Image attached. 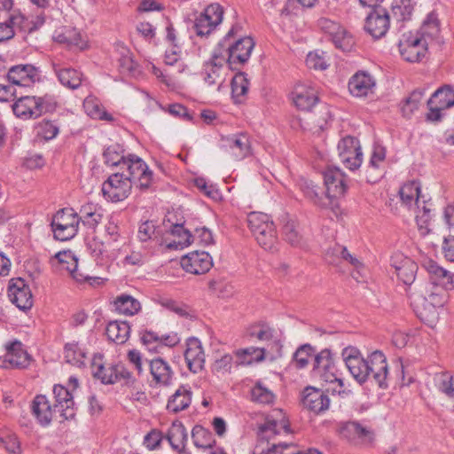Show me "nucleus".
Here are the masks:
<instances>
[{"label": "nucleus", "instance_id": "nucleus-21", "mask_svg": "<svg viewBox=\"0 0 454 454\" xmlns=\"http://www.w3.org/2000/svg\"><path fill=\"white\" fill-rule=\"evenodd\" d=\"M7 77L13 84L28 87L40 80V71L30 64L17 65L9 69Z\"/></svg>", "mask_w": 454, "mask_h": 454}, {"label": "nucleus", "instance_id": "nucleus-6", "mask_svg": "<svg viewBox=\"0 0 454 454\" xmlns=\"http://www.w3.org/2000/svg\"><path fill=\"white\" fill-rule=\"evenodd\" d=\"M313 371L326 383H338V387L333 391L339 394L344 392V382L340 373L336 368L333 354L330 349L325 348L315 356Z\"/></svg>", "mask_w": 454, "mask_h": 454}, {"label": "nucleus", "instance_id": "nucleus-33", "mask_svg": "<svg viewBox=\"0 0 454 454\" xmlns=\"http://www.w3.org/2000/svg\"><path fill=\"white\" fill-rule=\"evenodd\" d=\"M150 373L156 386L167 387L171 384L174 372L170 365L162 358H155L149 363Z\"/></svg>", "mask_w": 454, "mask_h": 454}, {"label": "nucleus", "instance_id": "nucleus-51", "mask_svg": "<svg viewBox=\"0 0 454 454\" xmlns=\"http://www.w3.org/2000/svg\"><path fill=\"white\" fill-rule=\"evenodd\" d=\"M275 398L273 392L262 382L258 381L251 389V400L261 404L272 403Z\"/></svg>", "mask_w": 454, "mask_h": 454}, {"label": "nucleus", "instance_id": "nucleus-60", "mask_svg": "<svg viewBox=\"0 0 454 454\" xmlns=\"http://www.w3.org/2000/svg\"><path fill=\"white\" fill-rule=\"evenodd\" d=\"M55 257L58 260L60 268L62 270H66L68 272L75 270V268L78 266L77 258L71 251L59 252Z\"/></svg>", "mask_w": 454, "mask_h": 454}, {"label": "nucleus", "instance_id": "nucleus-32", "mask_svg": "<svg viewBox=\"0 0 454 454\" xmlns=\"http://www.w3.org/2000/svg\"><path fill=\"white\" fill-rule=\"evenodd\" d=\"M375 81L366 72H358L354 74L348 82V90L353 96L366 97L373 92Z\"/></svg>", "mask_w": 454, "mask_h": 454}, {"label": "nucleus", "instance_id": "nucleus-10", "mask_svg": "<svg viewBox=\"0 0 454 454\" xmlns=\"http://www.w3.org/2000/svg\"><path fill=\"white\" fill-rule=\"evenodd\" d=\"M131 188V181L125 176V172H116L104 182L102 192L108 200L118 202L128 198Z\"/></svg>", "mask_w": 454, "mask_h": 454}, {"label": "nucleus", "instance_id": "nucleus-31", "mask_svg": "<svg viewBox=\"0 0 454 454\" xmlns=\"http://www.w3.org/2000/svg\"><path fill=\"white\" fill-rule=\"evenodd\" d=\"M420 183L417 180L404 183L399 189L402 205L409 210L419 207L424 200L420 193Z\"/></svg>", "mask_w": 454, "mask_h": 454}, {"label": "nucleus", "instance_id": "nucleus-52", "mask_svg": "<svg viewBox=\"0 0 454 454\" xmlns=\"http://www.w3.org/2000/svg\"><path fill=\"white\" fill-rule=\"evenodd\" d=\"M413 10L411 0H395L392 4L393 16L399 21L410 20Z\"/></svg>", "mask_w": 454, "mask_h": 454}, {"label": "nucleus", "instance_id": "nucleus-7", "mask_svg": "<svg viewBox=\"0 0 454 454\" xmlns=\"http://www.w3.org/2000/svg\"><path fill=\"white\" fill-rule=\"evenodd\" d=\"M78 215L71 208L59 210L51 221L54 238L61 241L73 239L78 231Z\"/></svg>", "mask_w": 454, "mask_h": 454}, {"label": "nucleus", "instance_id": "nucleus-18", "mask_svg": "<svg viewBox=\"0 0 454 454\" xmlns=\"http://www.w3.org/2000/svg\"><path fill=\"white\" fill-rule=\"evenodd\" d=\"M368 380L372 379L381 388L387 387L388 367L385 355L379 350L368 356Z\"/></svg>", "mask_w": 454, "mask_h": 454}, {"label": "nucleus", "instance_id": "nucleus-4", "mask_svg": "<svg viewBox=\"0 0 454 454\" xmlns=\"http://www.w3.org/2000/svg\"><path fill=\"white\" fill-rule=\"evenodd\" d=\"M247 223L257 243L265 250H274L278 244V236L270 217L262 212H251L247 215Z\"/></svg>", "mask_w": 454, "mask_h": 454}, {"label": "nucleus", "instance_id": "nucleus-55", "mask_svg": "<svg viewBox=\"0 0 454 454\" xmlns=\"http://www.w3.org/2000/svg\"><path fill=\"white\" fill-rule=\"evenodd\" d=\"M193 443L198 448H211L214 442L212 434L201 426H195L192 431Z\"/></svg>", "mask_w": 454, "mask_h": 454}, {"label": "nucleus", "instance_id": "nucleus-17", "mask_svg": "<svg viewBox=\"0 0 454 454\" xmlns=\"http://www.w3.org/2000/svg\"><path fill=\"white\" fill-rule=\"evenodd\" d=\"M390 27L389 13L386 9L375 8L367 16L364 24L365 31L373 38L379 39L384 36Z\"/></svg>", "mask_w": 454, "mask_h": 454}, {"label": "nucleus", "instance_id": "nucleus-49", "mask_svg": "<svg viewBox=\"0 0 454 454\" xmlns=\"http://www.w3.org/2000/svg\"><path fill=\"white\" fill-rule=\"evenodd\" d=\"M435 386L440 392L450 398H454V374L442 372L434 375Z\"/></svg>", "mask_w": 454, "mask_h": 454}, {"label": "nucleus", "instance_id": "nucleus-48", "mask_svg": "<svg viewBox=\"0 0 454 454\" xmlns=\"http://www.w3.org/2000/svg\"><path fill=\"white\" fill-rule=\"evenodd\" d=\"M122 166L126 167L125 176L129 177L131 182L148 169L147 165L139 157L132 154L127 157Z\"/></svg>", "mask_w": 454, "mask_h": 454}, {"label": "nucleus", "instance_id": "nucleus-54", "mask_svg": "<svg viewBox=\"0 0 454 454\" xmlns=\"http://www.w3.org/2000/svg\"><path fill=\"white\" fill-rule=\"evenodd\" d=\"M266 348H247L238 349L235 354L241 359V363L251 364L252 361L261 362L264 359Z\"/></svg>", "mask_w": 454, "mask_h": 454}, {"label": "nucleus", "instance_id": "nucleus-30", "mask_svg": "<svg viewBox=\"0 0 454 454\" xmlns=\"http://www.w3.org/2000/svg\"><path fill=\"white\" fill-rule=\"evenodd\" d=\"M184 358L191 372L197 373L203 369L205 364V354L201 342L199 339H188L184 352Z\"/></svg>", "mask_w": 454, "mask_h": 454}, {"label": "nucleus", "instance_id": "nucleus-15", "mask_svg": "<svg viewBox=\"0 0 454 454\" xmlns=\"http://www.w3.org/2000/svg\"><path fill=\"white\" fill-rule=\"evenodd\" d=\"M324 183L326 194L331 200L337 201L348 189L346 176L338 168H328L324 172Z\"/></svg>", "mask_w": 454, "mask_h": 454}, {"label": "nucleus", "instance_id": "nucleus-8", "mask_svg": "<svg viewBox=\"0 0 454 454\" xmlns=\"http://www.w3.org/2000/svg\"><path fill=\"white\" fill-rule=\"evenodd\" d=\"M341 357L357 383L364 384L368 380V356L364 358L357 348L348 346L342 349Z\"/></svg>", "mask_w": 454, "mask_h": 454}, {"label": "nucleus", "instance_id": "nucleus-43", "mask_svg": "<svg viewBox=\"0 0 454 454\" xmlns=\"http://www.w3.org/2000/svg\"><path fill=\"white\" fill-rule=\"evenodd\" d=\"M413 209L416 214V222L421 233L423 235L429 233L432 221V203L423 200L420 206Z\"/></svg>", "mask_w": 454, "mask_h": 454}, {"label": "nucleus", "instance_id": "nucleus-37", "mask_svg": "<svg viewBox=\"0 0 454 454\" xmlns=\"http://www.w3.org/2000/svg\"><path fill=\"white\" fill-rule=\"evenodd\" d=\"M192 395L191 387L180 386L169 397L167 409L174 413L186 410L191 404Z\"/></svg>", "mask_w": 454, "mask_h": 454}, {"label": "nucleus", "instance_id": "nucleus-25", "mask_svg": "<svg viewBox=\"0 0 454 454\" xmlns=\"http://www.w3.org/2000/svg\"><path fill=\"white\" fill-rule=\"evenodd\" d=\"M27 21V18L21 13L8 15L6 11L0 10V43L12 39L15 27L26 29Z\"/></svg>", "mask_w": 454, "mask_h": 454}, {"label": "nucleus", "instance_id": "nucleus-26", "mask_svg": "<svg viewBox=\"0 0 454 454\" xmlns=\"http://www.w3.org/2000/svg\"><path fill=\"white\" fill-rule=\"evenodd\" d=\"M291 99L299 110L310 111L318 98L315 88L304 83H298L291 93Z\"/></svg>", "mask_w": 454, "mask_h": 454}, {"label": "nucleus", "instance_id": "nucleus-64", "mask_svg": "<svg viewBox=\"0 0 454 454\" xmlns=\"http://www.w3.org/2000/svg\"><path fill=\"white\" fill-rule=\"evenodd\" d=\"M233 357L231 354H223L216 357L212 364V371L215 373H226L231 371Z\"/></svg>", "mask_w": 454, "mask_h": 454}, {"label": "nucleus", "instance_id": "nucleus-40", "mask_svg": "<svg viewBox=\"0 0 454 454\" xmlns=\"http://www.w3.org/2000/svg\"><path fill=\"white\" fill-rule=\"evenodd\" d=\"M79 222L89 228L94 229L103 218V210L97 204L87 203L82 206L78 215Z\"/></svg>", "mask_w": 454, "mask_h": 454}, {"label": "nucleus", "instance_id": "nucleus-61", "mask_svg": "<svg viewBox=\"0 0 454 454\" xmlns=\"http://www.w3.org/2000/svg\"><path fill=\"white\" fill-rule=\"evenodd\" d=\"M283 233L286 240L292 246L301 244V236L300 235L296 223L293 220L287 221L283 227Z\"/></svg>", "mask_w": 454, "mask_h": 454}, {"label": "nucleus", "instance_id": "nucleus-20", "mask_svg": "<svg viewBox=\"0 0 454 454\" xmlns=\"http://www.w3.org/2000/svg\"><path fill=\"white\" fill-rule=\"evenodd\" d=\"M8 296L11 301L20 310L27 311L33 306L31 290L21 278L12 280L8 289Z\"/></svg>", "mask_w": 454, "mask_h": 454}, {"label": "nucleus", "instance_id": "nucleus-1", "mask_svg": "<svg viewBox=\"0 0 454 454\" xmlns=\"http://www.w3.org/2000/svg\"><path fill=\"white\" fill-rule=\"evenodd\" d=\"M423 267L428 273V281L419 286L412 299L420 319L433 326L439 318L438 309L447 301V290L454 288V275L433 260L425 261Z\"/></svg>", "mask_w": 454, "mask_h": 454}, {"label": "nucleus", "instance_id": "nucleus-62", "mask_svg": "<svg viewBox=\"0 0 454 454\" xmlns=\"http://www.w3.org/2000/svg\"><path fill=\"white\" fill-rule=\"evenodd\" d=\"M119 67L122 74H134L136 72L137 64L134 62L129 51L126 48H121Z\"/></svg>", "mask_w": 454, "mask_h": 454}, {"label": "nucleus", "instance_id": "nucleus-24", "mask_svg": "<svg viewBox=\"0 0 454 454\" xmlns=\"http://www.w3.org/2000/svg\"><path fill=\"white\" fill-rule=\"evenodd\" d=\"M419 35L421 40L428 45H441L443 41L441 36L440 21L435 12H431L424 20Z\"/></svg>", "mask_w": 454, "mask_h": 454}, {"label": "nucleus", "instance_id": "nucleus-45", "mask_svg": "<svg viewBox=\"0 0 454 454\" xmlns=\"http://www.w3.org/2000/svg\"><path fill=\"white\" fill-rule=\"evenodd\" d=\"M83 108L87 114L93 119L112 121L113 117L108 114L99 100L93 97H87L83 101Z\"/></svg>", "mask_w": 454, "mask_h": 454}, {"label": "nucleus", "instance_id": "nucleus-56", "mask_svg": "<svg viewBox=\"0 0 454 454\" xmlns=\"http://www.w3.org/2000/svg\"><path fill=\"white\" fill-rule=\"evenodd\" d=\"M315 350L309 344H303L297 348L293 356L295 367L299 369L305 368L309 364V358L313 356Z\"/></svg>", "mask_w": 454, "mask_h": 454}, {"label": "nucleus", "instance_id": "nucleus-59", "mask_svg": "<svg viewBox=\"0 0 454 454\" xmlns=\"http://www.w3.org/2000/svg\"><path fill=\"white\" fill-rule=\"evenodd\" d=\"M306 65L309 68L325 70L327 68V59L325 52L316 51L309 52L306 58Z\"/></svg>", "mask_w": 454, "mask_h": 454}, {"label": "nucleus", "instance_id": "nucleus-46", "mask_svg": "<svg viewBox=\"0 0 454 454\" xmlns=\"http://www.w3.org/2000/svg\"><path fill=\"white\" fill-rule=\"evenodd\" d=\"M104 161L109 166H122L127 160L124 155V149L119 144L107 146L103 153Z\"/></svg>", "mask_w": 454, "mask_h": 454}, {"label": "nucleus", "instance_id": "nucleus-36", "mask_svg": "<svg viewBox=\"0 0 454 454\" xmlns=\"http://www.w3.org/2000/svg\"><path fill=\"white\" fill-rule=\"evenodd\" d=\"M91 373L95 378H98L104 384H114L117 382V376H115L114 366H105L103 363V356L101 355H95L90 363Z\"/></svg>", "mask_w": 454, "mask_h": 454}, {"label": "nucleus", "instance_id": "nucleus-57", "mask_svg": "<svg viewBox=\"0 0 454 454\" xmlns=\"http://www.w3.org/2000/svg\"><path fill=\"white\" fill-rule=\"evenodd\" d=\"M336 48L342 51H350L354 46L353 37L341 27L332 38Z\"/></svg>", "mask_w": 454, "mask_h": 454}, {"label": "nucleus", "instance_id": "nucleus-42", "mask_svg": "<svg viewBox=\"0 0 454 454\" xmlns=\"http://www.w3.org/2000/svg\"><path fill=\"white\" fill-rule=\"evenodd\" d=\"M130 326L126 321H112L106 329L108 339L119 344H122L128 340Z\"/></svg>", "mask_w": 454, "mask_h": 454}, {"label": "nucleus", "instance_id": "nucleus-39", "mask_svg": "<svg viewBox=\"0 0 454 454\" xmlns=\"http://www.w3.org/2000/svg\"><path fill=\"white\" fill-rule=\"evenodd\" d=\"M165 438L174 450H183L186 447L188 434L184 425L176 421L172 423Z\"/></svg>", "mask_w": 454, "mask_h": 454}, {"label": "nucleus", "instance_id": "nucleus-19", "mask_svg": "<svg viewBox=\"0 0 454 454\" xmlns=\"http://www.w3.org/2000/svg\"><path fill=\"white\" fill-rule=\"evenodd\" d=\"M300 186L304 196L316 206L329 208L335 215H338L340 213L338 201L331 200L326 193L323 195L321 189L312 181L302 180Z\"/></svg>", "mask_w": 454, "mask_h": 454}, {"label": "nucleus", "instance_id": "nucleus-29", "mask_svg": "<svg viewBox=\"0 0 454 454\" xmlns=\"http://www.w3.org/2000/svg\"><path fill=\"white\" fill-rule=\"evenodd\" d=\"M391 266L400 280L405 285H411L415 279L418 270L417 264L403 254H395L391 257Z\"/></svg>", "mask_w": 454, "mask_h": 454}, {"label": "nucleus", "instance_id": "nucleus-38", "mask_svg": "<svg viewBox=\"0 0 454 454\" xmlns=\"http://www.w3.org/2000/svg\"><path fill=\"white\" fill-rule=\"evenodd\" d=\"M55 74L59 82L71 90L77 89L82 82V74L76 69L71 67H59V65L53 64Z\"/></svg>", "mask_w": 454, "mask_h": 454}, {"label": "nucleus", "instance_id": "nucleus-22", "mask_svg": "<svg viewBox=\"0 0 454 454\" xmlns=\"http://www.w3.org/2000/svg\"><path fill=\"white\" fill-rule=\"evenodd\" d=\"M301 403L307 410L319 414L329 409L330 398L323 390L308 387L302 393Z\"/></svg>", "mask_w": 454, "mask_h": 454}, {"label": "nucleus", "instance_id": "nucleus-47", "mask_svg": "<svg viewBox=\"0 0 454 454\" xmlns=\"http://www.w3.org/2000/svg\"><path fill=\"white\" fill-rule=\"evenodd\" d=\"M65 359L73 365L82 367L86 364L87 357L85 351L81 348L78 343L71 342L65 346Z\"/></svg>", "mask_w": 454, "mask_h": 454}, {"label": "nucleus", "instance_id": "nucleus-28", "mask_svg": "<svg viewBox=\"0 0 454 454\" xmlns=\"http://www.w3.org/2000/svg\"><path fill=\"white\" fill-rule=\"evenodd\" d=\"M340 434L355 444H369L373 440V433L355 421L344 423L340 427Z\"/></svg>", "mask_w": 454, "mask_h": 454}, {"label": "nucleus", "instance_id": "nucleus-58", "mask_svg": "<svg viewBox=\"0 0 454 454\" xmlns=\"http://www.w3.org/2000/svg\"><path fill=\"white\" fill-rule=\"evenodd\" d=\"M335 250L337 253H342L341 261L350 263L355 268L352 276L355 279L359 281V278L363 277L362 270H364V264L356 257L350 254L346 247H337Z\"/></svg>", "mask_w": 454, "mask_h": 454}, {"label": "nucleus", "instance_id": "nucleus-5", "mask_svg": "<svg viewBox=\"0 0 454 454\" xmlns=\"http://www.w3.org/2000/svg\"><path fill=\"white\" fill-rule=\"evenodd\" d=\"M55 108V102L50 96L21 97L12 105L14 114L22 119H35Z\"/></svg>", "mask_w": 454, "mask_h": 454}, {"label": "nucleus", "instance_id": "nucleus-23", "mask_svg": "<svg viewBox=\"0 0 454 454\" xmlns=\"http://www.w3.org/2000/svg\"><path fill=\"white\" fill-rule=\"evenodd\" d=\"M31 357L24 349L20 341L15 340L6 345V353L3 359V366L10 368H26Z\"/></svg>", "mask_w": 454, "mask_h": 454}, {"label": "nucleus", "instance_id": "nucleus-11", "mask_svg": "<svg viewBox=\"0 0 454 454\" xmlns=\"http://www.w3.org/2000/svg\"><path fill=\"white\" fill-rule=\"evenodd\" d=\"M223 10L219 4H211L195 20L197 35H208L222 22Z\"/></svg>", "mask_w": 454, "mask_h": 454}, {"label": "nucleus", "instance_id": "nucleus-16", "mask_svg": "<svg viewBox=\"0 0 454 454\" xmlns=\"http://www.w3.org/2000/svg\"><path fill=\"white\" fill-rule=\"evenodd\" d=\"M182 268L194 275L205 274L213 266V260L207 252L193 251L181 258Z\"/></svg>", "mask_w": 454, "mask_h": 454}, {"label": "nucleus", "instance_id": "nucleus-44", "mask_svg": "<svg viewBox=\"0 0 454 454\" xmlns=\"http://www.w3.org/2000/svg\"><path fill=\"white\" fill-rule=\"evenodd\" d=\"M114 308L120 314L133 316L141 309V304L131 295L121 294L115 299Z\"/></svg>", "mask_w": 454, "mask_h": 454}, {"label": "nucleus", "instance_id": "nucleus-12", "mask_svg": "<svg viewBox=\"0 0 454 454\" xmlns=\"http://www.w3.org/2000/svg\"><path fill=\"white\" fill-rule=\"evenodd\" d=\"M339 157L346 168L350 170L358 168L363 161V153L359 141L348 136L338 144Z\"/></svg>", "mask_w": 454, "mask_h": 454}, {"label": "nucleus", "instance_id": "nucleus-9", "mask_svg": "<svg viewBox=\"0 0 454 454\" xmlns=\"http://www.w3.org/2000/svg\"><path fill=\"white\" fill-rule=\"evenodd\" d=\"M453 106L454 90L448 85L441 87L427 100V119L430 121H439L443 116V111Z\"/></svg>", "mask_w": 454, "mask_h": 454}, {"label": "nucleus", "instance_id": "nucleus-50", "mask_svg": "<svg viewBox=\"0 0 454 454\" xmlns=\"http://www.w3.org/2000/svg\"><path fill=\"white\" fill-rule=\"evenodd\" d=\"M248 86L249 81L244 73H239L232 78L231 92L236 103L243 101V98L247 93Z\"/></svg>", "mask_w": 454, "mask_h": 454}, {"label": "nucleus", "instance_id": "nucleus-2", "mask_svg": "<svg viewBox=\"0 0 454 454\" xmlns=\"http://www.w3.org/2000/svg\"><path fill=\"white\" fill-rule=\"evenodd\" d=\"M53 403L44 395L35 396L31 403L32 415L42 427L53 420L62 422L74 419L75 404L71 392L62 385L53 387Z\"/></svg>", "mask_w": 454, "mask_h": 454}, {"label": "nucleus", "instance_id": "nucleus-14", "mask_svg": "<svg viewBox=\"0 0 454 454\" xmlns=\"http://www.w3.org/2000/svg\"><path fill=\"white\" fill-rule=\"evenodd\" d=\"M228 61L220 50H215L212 59L204 67V81L208 85L220 87L224 82L225 65Z\"/></svg>", "mask_w": 454, "mask_h": 454}, {"label": "nucleus", "instance_id": "nucleus-35", "mask_svg": "<svg viewBox=\"0 0 454 454\" xmlns=\"http://www.w3.org/2000/svg\"><path fill=\"white\" fill-rule=\"evenodd\" d=\"M290 428L285 420L276 421L267 419L264 424L259 427V436L268 442V448L271 447L270 440L275 439L277 436L289 435Z\"/></svg>", "mask_w": 454, "mask_h": 454}, {"label": "nucleus", "instance_id": "nucleus-63", "mask_svg": "<svg viewBox=\"0 0 454 454\" xmlns=\"http://www.w3.org/2000/svg\"><path fill=\"white\" fill-rule=\"evenodd\" d=\"M59 42L66 43L68 45H74L83 49L86 45L82 38V35L75 29H68L63 35H59Z\"/></svg>", "mask_w": 454, "mask_h": 454}, {"label": "nucleus", "instance_id": "nucleus-27", "mask_svg": "<svg viewBox=\"0 0 454 454\" xmlns=\"http://www.w3.org/2000/svg\"><path fill=\"white\" fill-rule=\"evenodd\" d=\"M248 334L252 338L266 343V352L278 354L282 345L275 336V331L265 324H259L250 327Z\"/></svg>", "mask_w": 454, "mask_h": 454}, {"label": "nucleus", "instance_id": "nucleus-13", "mask_svg": "<svg viewBox=\"0 0 454 454\" xmlns=\"http://www.w3.org/2000/svg\"><path fill=\"white\" fill-rule=\"evenodd\" d=\"M427 45L419 35L404 34L399 42L401 56L408 62H419L427 51Z\"/></svg>", "mask_w": 454, "mask_h": 454}, {"label": "nucleus", "instance_id": "nucleus-3", "mask_svg": "<svg viewBox=\"0 0 454 454\" xmlns=\"http://www.w3.org/2000/svg\"><path fill=\"white\" fill-rule=\"evenodd\" d=\"M238 27L233 26L227 33L224 38L219 43L216 50H220L228 64L232 67L234 64H243L247 62L254 49V43L251 37H242L235 43H231V39L238 32Z\"/></svg>", "mask_w": 454, "mask_h": 454}, {"label": "nucleus", "instance_id": "nucleus-53", "mask_svg": "<svg viewBox=\"0 0 454 454\" xmlns=\"http://www.w3.org/2000/svg\"><path fill=\"white\" fill-rule=\"evenodd\" d=\"M425 97L424 89L414 90L410 96L404 100L402 106V112L404 116L409 117L412 113L419 108Z\"/></svg>", "mask_w": 454, "mask_h": 454}, {"label": "nucleus", "instance_id": "nucleus-41", "mask_svg": "<svg viewBox=\"0 0 454 454\" xmlns=\"http://www.w3.org/2000/svg\"><path fill=\"white\" fill-rule=\"evenodd\" d=\"M171 235L175 237V239L167 244L168 249H184L192 243V234L184 227L183 223L173 224Z\"/></svg>", "mask_w": 454, "mask_h": 454}, {"label": "nucleus", "instance_id": "nucleus-34", "mask_svg": "<svg viewBox=\"0 0 454 454\" xmlns=\"http://www.w3.org/2000/svg\"><path fill=\"white\" fill-rule=\"evenodd\" d=\"M223 146L236 159H243L250 154L249 138L245 134H237L223 138Z\"/></svg>", "mask_w": 454, "mask_h": 454}]
</instances>
